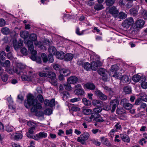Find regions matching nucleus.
Here are the masks:
<instances>
[{
  "mask_svg": "<svg viewBox=\"0 0 147 147\" xmlns=\"http://www.w3.org/2000/svg\"><path fill=\"white\" fill-rule=\"evenodd\" d=\"M28 105H32L31 111L34 112H36L38 109H40L42 108L41 103L38 102L37 99H34V96L30 93L28 94Z\"/></svg>",
  "mask_w": 147,
  "mask_h": 147,
  "instance_id": "f257e3e1",
  "label": "nucleus"
},
{
  "mask_svg": "<svg viewBox=\"0 0 147 147\" xmlns=\"http://www.w3.org/2000/svg\"><path fill=\"white\" fill-rule=\"evenodd\" d=\"M33 41L28 40V52L31 54L30 56V59L33 61H35L37 63H40L41 62L40 57H36V51L33 49Z\"/></svg>",
  "mask_w": 147,
  "mask_h": 147,
  "instance_id": "f03ea898",
  "label": "nucleus"
},
{
  "mask_svg": "<svg viewBox=\"0 0 147 147\" xmlns=\"http://www.w3.org/2000/svg\"><path fill=\"white\" fill-rule=\"evenodd\" d=\"M47 136V133L43 132H40L35 135H28V138H32L35 140H38L40 139H42L46 138Z\"/></svg>",
  "mask_w": 147,
  "mask_h": 147,
  "instance_id": "7ed1b4c3",
  "label": "nucleus"
},
{
  "mask_svg": "<svg viewBox=\"0 0 147 147\" xmlns=\"http://www.w3.org/2000/svg\"><path fill=\"white\" fill-rule=\"evenodd\" d=\"M134 23V21L132 18H129L125 20L122 23L123 27L126 28H129L130 26Z\"/></svg>",
  "mask_w": 147,
  "mask_h": 147,
  "instance_id": "20e7f679",
  "label": "nucleus"
},
{
  "mask_svg": "<svg viewBox=\"0 0 147 147\" xmlns=\"http://www.w3.org/2000/svg\"><path fill=\"white\" fill-rule=\"evenodd\" d=\"M26 68L25 66L21 63H18L17 64L16 67L14 69V72L18 74L23 72V70Z\"/></svg>",
  "mask_w": 147,
  "mask_h": 147,
  "instance_id": "39448f33",
  "label": "nucleus"
},
{
  "mask_svg": "<svg viewBox=\"0 0 147 147\" xmlns=\"http://www.w3.org/2000/svg\"><path fill=\"white\" fill-rule=\"evenodd\" d=\"M76 89L74 90L75 94L78 95H82L85 92L83 90L80 84H78L75 86Z\"/></svg>",
  "mask_w": 147,
  "mask_h": 147,
  "instance_id": "423d86ee",
  "label": "nucleus"
},
{
  "mask_svg": "<svg viewBox=\"0 0 147 147\" xmlns=\"http://www.w3.org/2000/svg\"><path fill=\"white\" fill-rule=\"evenodd\" d=\"M95 93L102 100H105L107 99V96L97 89L95 91Z\"/></svg>",
  "mask_w": 147,
  "mask_h": 147,
  "instance_id": "0eeeda50",
  "label": "nucleus"
},
{
  "mask_svg": "<svg viewBox=\"0 0 147 147\" xmlns=\"http://www.w3.org/2000/svg\"><path fill=\"white\" fill-rule=\"evenodd\" d=\"M121 102L123 104V108L127 110H130L133 107V105L129 103L127 100L123 99L121 100Z\"/></svg>",
  "mask_w": 147,
  "mask_h": 147,
  "instance_id": "6e6552de",
  "label": "nucleus"
},
{
  "mask_svg": "<svg viewBox=\"0 0 147 147\" xmlns=\"http://www.w3.org/2000/svg\"><path fill=\"white\" fill-rule=\"evenodd\" d=\"M13 42L14 48L16 50L21 48L23 44V41L20 40H19L18 42L17 40L16 39H14Z\"/></svg>",
  "mask_w": 147,
  "mask_h": 147,
  "instance_id": "1a4fd4ad",
  "label": "nucleus"
},
{
  "mask_svg": "<svg viewBox=\"0 0 147 147\" xmlns=\"http://www.w3.org/2000/svg\"><path fill=\"white\" fill-rule=\"evenodd\" d=\"M78 81V78L75 76H71L67 79V82L69 84H75Z\"/></svg>",
  "mask_w": 147,
  "mask_h": 147,
  "instance_id": "9d476101",
  "label": "nucleus"
},
{
  "mask_svg": "<svg viewBox=\"0 0 147 147\" xmlns=\"http://www.w3.org/2000/svg\"><path fill=\"white\" fill-rule=\"evenodd\" d=\"M28 125L30 127L28 129V131L29 133L31 134H28V135H33L34 131L35 130V124L34 123L28 121Z\"/></svg>",
  "mask_w": 147,
  "mask_h": 147,
  "instance_id": "9b49d317",
  "label": "nucleus"
},
{
  "mask_svg": "<svg viewBox=\"0 0 147 147\" xmlns=\"http://www.w3.org/2000/svg\"><path fill=\"white\" fill-rule=\"evenodd\" d=\"M90 114L91 116L87 119L89 122L96 120L100 116L99 114H97L94 112H92Z\"/></svg>",
  "mask_w": 147,
  "mask_h": 147,
  "instance_id": "f8f14e48",
  "label": "nucleus"
},
{
  "mask_svg": "<svg viewBox=\"0 0 147 147\" xmlns=\"http://www.w3.org/2000/svg\"><path fill=\"white\" fill-rule=\"evenodd\" d=\"M60 74L63 75L64 76H67L70 74L69 70L67 69H63L60 70L59 71Z\"/></svg>",
  "mask_w": 147,
  "mask_h": 147,
  "instance_id": "ddd939ff",
  "label": "nucleus"
},
{
  "mask_svg": "<svg viewBox=\"0 0 147 147\" xmlns=\"http://www.w3.org/2000/svg\"><path fill=\"white\" fill-rule=\"evenodd\" d=\"M120 137L124 142L128 143L130 141V139L128 136L125 134H120Z\"/></svg>",
  "mask_w": 147,
  "mask_h": 147,
  "instance_id": "4468645a",
  "label": "nucleus"
},
{
  "mask_svg": "<svg viewBox=\"0 0 147 147\" xmlns=\"http://www.w3.org/2000/svg\"><path fill=\"white\" fill-rule=\"evenodd\" d=\"M65 53L61 51H59L57 52L56 54V57L57 58L62 59L64 57Z\"/></svg>",
  "mask_w": 147,
  "mask_h": 147,
  "instance_id": "2eb2a0df",
  "label": "nucleus"
},
{
  "mask_svg": "<svg viewBox=\"0 0 147 147\" xmlns=\"http://www.w3.org/2000/svg\"><path fill=\"white\" fill-rule=\"evenodd\" d=\"M85 87L87 89L92 90L95 89L96 86L92 83H87L84 85Z\"/></svg>",
  "mask_w": 147,
  "mask_h": 147,
  "instance_id": "dca6fc26",
  "label": "nucleus"
},
{
  "mask_svg": "<svg viewBox=\"0 0 147 147\" xmlns=\"http://www.w3.org/2000/svg\"><path fill=\"white\" fill-rule=\"evenodd\" d=\"M119 69V68L117 65H114L111 67L110 71L109 72L110 75L113 74V73L117 72V71Z\"/></svg>",
  "mask_w": 147,
  "mask_h": 147,
  "instance_id": "f3484780",
  "label": "nucleus"
},
{
  "mask_svg": "<svg viewBox=\"0 0 147 147\" xmlns=\"http://www.w3.org/2000/svg\"><path fill=\"white\" fill-rule=\"evenodd\" d=\"M109 13L112 14H117L119 12L118 10L114 6L109 8Z\"/></svg>",
  "mask_w": 147,
  "mask_h": 147,
  "instance_id": "a211bd4d",
  "label": "nucleus"
},
{
  "mask_svg": "<svg viewBox=\"0 0 147 147\" xmlns=\"http://www.w3.org/2000/svg\"><path fill=\"white\" fill-rule=\"evenodd\" d=\"M102 87L104 88L105 92H108L111 95L113 94L114 92L112 88L106 86H102Z\"/></svg>",
  "mask_w": 147,
  "mask_h": 147,
  "instance_id": "6ab92c4d",
  "label": "nucleus"
},
{
  "mask_svg": "<svg viewBox=\"0 0 147 147\" xmlns=\"http://www.w3.org/2000/svg\"><path fill=\"white\" fill-rule=\"evenodd\" d=\"M92 112V110L89 109H82V112L84 115H90Z\"/></svg>",
  "mask_w": 147,
  "mask_h": 147,
  "instance_id": "aec40b11",
  "label": "nucleus"
},
{
  "mask_svg": "<svg viewBox=\"0 0 147 147\" xmlns=\"http://www.w3.org/2000/svg\"><path fill=\"white\" fill-rule=\"evenodd\" d=\"M145 23V22L144 20L140 19L136 21V24L137 27L141 28L143 27Z\"/></svg>",
  "mask_w": 147,
  "mask_h": 147,
  "instance_id": "412c9836",
  "label": "nucleus"
},
{
  "mask_svg": "<svg viewBox=\"0 0 147 147\" xmlns=\"http://www.w3.org/2000/svg\"><path fill=\"white\" fill-rule=\"evenodd\" d=\"M120 80L121 82L124 83H129L130 82V80L128 77L126 75H124L121 76Z\"/></svg>",
  "mask_w": 147,
  "mask_h": 147,
  "instance_id": "4be33fe9",
  "label": "nucleus"
},
{
  "mask_svg": "<svg viewBox=\"0 0 147 147\" xmlns=\"http://www.w3.org/2000/svg\"><path fill=\"white\" fill-rule=\"evenodd\" d=\"M92 104L94 106H100L102 105V102L100 100L94 99L92 101Z\"/></svg>",
  "mask_w": 147,
  "mask_h": 147,
  "instance_id": "5701e85b",
  "label": "nucleus"
},
{
  "mask_svg": "<svg viewBox=\"0 0 147 147\" xmlns=\"http://www.w3.org/2000/svg\"><path fill=\"white\" fill-rule=\"evenodd\" d=\"M102 142L104 144H105L107 146H110L111 144L108 139L105 138L104 137H102L100 138Z\"/></svg>",
  "mask_w": 147,
  "mask_h": 147,
  "instance_id": "b1692460",
  "label": "nucleus"
},
{
  "mask_svg": "<svg viewBox=\"0 0 147 147\" xmlns=\"http://www.w3.org/2000/svg\"><path fill=\"white\" fill-rule=\"evenodd\" d=\"M18 74L19 75H22L21 78L23 81H26L27 80L28 76H27V73L26 71H24Z\"/></svg>",
  "mask_w": 147,
  "mask_h": 147,
  "instance_id": "393cba45",
  "label": "nucleus"
},
{
  "mask_svg": "<svg viewBox=\"0 0 147 147\" xmlns=\"http://www.w3.org/2000/svg\"><path fill=\"white\" fill-rule=\"evenodd\" d=\"M47 76L52 80H54L56 78V75L54 72L50 71L48 74Z\"/></svg>",
  "mask_w": 147,
  "mask_h": 147,
  "instance_id": "a878e982",
  "label": "nucleus"
},
{
  "mask_svg": "<svg viewBox=\"0 0 147 147\" xmlns=\"http://www.w3.org/2000/svg\"><path fill=\"white\" fill-rule=\"evenodd\" d=\"M14 138L17 140L21 139L22 138V134L20 133H16L13 135Z\"/></svg>",
  "mask_w": 147,
  "mask_h": 147,
  "instance_id": "bb28decb",
  "label": "nucleus"
},
{
  "mask_svg": "<svg viewBox=\"0 0 147 147\" xmlns=\"http://www.w3.org/2000/svg\"><path fill=\"white\" fill-rule=\"evenodd\" d=\"M73 57V55L71 53H67L64 55L65 60L67 61H70L72 59Z\"/></svg>",
  "mask_w": 147,
  "mask_h": 147,
  "instance_id": "cd10ccee",
  "label": "nucleus"
},
{
  "mask_svg": "<svg viewBox=\"0 0 147 147\" xmlns=\"http://www.w3.org/2000/svg\"><path fill=\"white\" fill-rule=\"evenodd\" d=\"M98 65V62L95 61L92 62L91 64V69L93 70H96Z\"/></svg>",
  "mask_w": 147,
  "mask_h": 147,
  "instance_id": "c85d7f7f",
  "label": "nucleus"
},
{
  "mask_svg": "<svg viewBox=\"0 0 147 147\" xmlns=\"http://www.w3.org/2000/svg\"><path fill=\"white\" fill-rule=\"evenodd\" d=\"M86 141V140L82 134L79 137H78L77 139V141L83 144H85Z\"/></svg>",
  "mask_w": 147,
  "mask_h": 147,
  "instance_id": "c756f323",
  "label": "nucleus"
},
{
  "mask_svg": "<svg viewBox=\"0 0 147 147\" xmlns=\"http://www.w3.org/2000/svg\"><path fill=\"white\" fill-rule=\"evenodd\" d=\"M83 67L84 69L87 71L90 70L91 69V65L88 62L84 63Z\"/></svg>",
  "mask_w": 147,
  "mask_h": 147,
  "instance_id": "7c9ffc66",
  "label": "nucleus"
},
{
  "mask_svg": "<svg viewBox=\"0 0 147 147\" xmlns=\"http://www.w3.org/2000/svg\"><path fill=\"white\" fill-rule=\"evenodd\" d=\"M119 104V101L116 99L112 100L110 102V105H114L117 107Z\"/></svg>",
  "mask_w": 147,
  "mask_h": 147,
  "instance_id": "2f4dec72",
  "label": "nucleus"
},
{
  "mask_svg": "<svg viewBox=\"0 0 147 147\" xmlns=\"http://www.w3.org/2000/svg\"><path fill=\"white\" fill-rule=\"evenodd\" d=\"M115 2V1L114 0H106L105 1L106 5L109 7L113 5Z\"/></svg>",
  "mask_w": 147,
  "mask_h": 147,
  "instance_id": "473e14b6",
  "label": "nucleus"
},
{
  "mask_svg": "<svg viewBox=\"0 0 147 147\" xmlns=\"http://www.w3.org/2000/svg\"><path fill=\"white\" fill-rule=\"evenodd\" d=\"M124 92L126 94H129L131 92V90L130 87L129 86L125 87L123 88Z\"/></svg>",
  "mask_w": 147,
  "mask_h": 147,
  "instance_id": "72a5a7b5",
  "label": "nucleus"
},
{
  "mask_svg": "<svg viewBox=\"0 0 147 147\" xmlns=\"http://www.w3.org/2000/svg\"><path fill=\"white\" fill-rule=\"evenodd\" d=\"M104 7L103 5L101 4V3L98 4H96L94 6V9L97 11L99 10L103 9Z\"/></svg>",
  "mask_w": 147,
  "mask_h": 147,
  "instance_id": "f704fd0d",
  "label": "nucleus"
},
{
  "mask_svg": "<svg viewBox=\"0 0 147 147\" xmlns=\"http://www.w3.org/2000/svg\"><path fill=\"white\" fill-rule=\"evenodd\" d=\"M102 111V108L100 107H96L94 108L92 110V112H94L97 114L100 113Z\"/></svg>",
  "mask_w": 147,
  "mask_h": 147,
  "instance_id": "c9c22d12",
  "label": "nucleus"
},
{
  "mask_svg": "<svg viewBox=\"0 0 147 147\" xmlns=\"http://www.w3.org/2000/svg\"><path fill=\"white\" fill-rule=\"evenodd\" d=\"M141 76L138 75H134L132 78V80L135 82H138L140 79Z\"/></svg>",
  "mask_w": 147,
  "mask_h": 147,
  "instance_id": "e433bc0d",
  "label": "nucleus"
},
{
  "mask_svg": "<svg viewBox=\"0 0 147 147\" xmlns=\"http://www.w3.org/2000/svg\"><path fill=\"white\" fill-rule=\"evenodd\" d=\"M1 32L3 34L7 35L9 33V30L8 28L5 27L2 29Z\"/></svg>",
  "mask_w": 147,
  "mask_h": 147,
  "instance_id": "4c0bfd02",
  "label": "nucleus"
},
{
  "mask_svg": "<svg viewBox=\"0 0 147 147\" xmlns=\"http://www.w3.org/2000/svg\"><path fill=\"white\" fill-rule=\"evenodd\" d=\"M10 62L8 60L6 61L5 62H1V64L3 67H9L10 66Z\"/></svg>",
  "mask_w": 147,
  "mask_h": 147,
  "instance_id": "58836bf2",
  "label": "nucleus"
},
{
  "mask_svg": "<svg viewBox=\"0 0 147 147\" xmlns=\"http://www.w3.org/2000/svg\"><path fill=\"white\" fill-rule=\"evenodd\" d=\"M41 57L43 62L44 63H46L48 61V59L47 55L44 53L42 54Z\"/></svg>",
  "mask_w": 147,
  "mask_h": 147,
  "instance_id": "ea45409f",
  "label": "nucleus"
},
{
  "mask_svg": "<svg viewBox=\"0 0 147 147\" xmlns=\"http://www.w3.org/2000/svg\"><path fill=\"white\" fill-rule=\"evenodd\" d=\"M130 13L134 16H136L138 13L137 10L135 8H132L130 9Z\"/></svg>",
  "mask_w": 147,
  "mask_h": 147,
  "instance_id": "a19ab883",
  "label": "nucleus"
},
{
  "mask_svg": "<svg viewBox=\"0 0 147 147\" xmlns=\"http://www.w3.org/2000/svg\"><path fill=\"white\" fill-rule=\"evenodd\" d=\"M140 99L142 100L147 102V95L145 94H141L140 95Z\"/></svg>",
  "mask_w": 147,
  "mask_h": 147,
  "instance_id": "79ce46f5",
  "label": "nucleus"
},
{
  "mask_svg": "<svg viewBox=\"0 0 147 147\" xmlns=\"http://www.w3.org/2000/svg\"><path fill=\"white\" fill-rule=\"evenodd\" d=\"M62 94L63 95V98L64 100L68 98L70 96V94L67 92H63Z\"/></svg>",
  "mask_w": 147,
  "mask_h": 147,
  "instance_id": "37998d69",
  "label": "nucleus"
},
{
  "mask_svg": "<svg viewBox=\"0 0 147 147\" xmlns=\"http://www.w3.org/2000/svg\"><path fill=\"white\" fill-rule=\"evenodd\" d=\"M112 76L114 77L117 79H120L121 77V74L117 73V72L113 73V74L111 75Z\"/></svg>",
  "mask_w": 147,
  "mask_h": 147,
  "instance_id": "c03bdc74",
  "label": "nucleus"
},
{
  "mask_svg": "<svg viewBox=\"0 0 147 147\" xmlns=\"http://www.w3.org/2000/svg\"><path fill=\"white\" fill-rule=\"evenodd\" d=\"M121 125L119 122L117 123L115 126L114 129L116 130V131L119 130H120L121 128Z\"/></svg>",
  "mask_w": 147,
  "mask_h": 147,
  "instance_id": "a18cd8bd",
  "label": "nucleus"
},
{
  "mask_svg": "<svg viewBox=\"0 0 147 147\" xmlns=\"http://www.w3.org/2000/svg\"><path fill=\"white\" fill-rule=\"evenodd\" d=\"M50 53V54H54L56 51L55 48L53 46L49 47L48 49Z\"/></svg>",
  "mask_w": 147,
  "mask_h": 147,
  "instance_id": "49530a36",
  "label": "nucleus"
},
{
  "mask_svg": "<svg viewBox=\"0 0 147 147\" xmlns=\"http://www.w3.org/2000/svg\"><path fill=\"white\" fill-rule=\"evenodd\" d=\"M98 73L101 76H103L107 74V71L104 69L100 68L98 71Z\"/></svg>",
  "mask_w": 147,
  "mask_h": 147,
  "instance_id": "de8ad7c7",
  "label": "nucleus"
},
{
  "mask_svg": "<svg viewBox=\"0 0 147 147\" xmlns=\"http://www.w3.org/2000/svg\"><path fill=\"white\" fill-rule=\"evenodd\" d=\"M126 17V14L123 12H120L118 15L119 18L121 19L125 18Z\"/></svg>",
  "mask_w": 147,
  "mask_h": 147,
  "instance_id": "09e8293b",
  "label": "nucleus"
},
{
  "mask_svg": "<svg viewBox=\"0 0 147 147\" xmlns=\"http://www.w3.org/2000/svg\"><path fill=\"white\" fill-rule=\"evenodd\" d=\"M82 101L84 104L86 106H89L90 105V102L86 98H84L82 99Z\"/></svg>",
  "mask_w": 147,
  "mask_h": 147,
  "instance_id": "8fccbe9b",
  "label": "nucleus"
},
{
  "mask_svg": "<svg viewBox=\"0 0 147 147\" xmlns=\"http://www.w3.org/2000/svg\"><path fill=\"white\" fill-rule=\"evenodd\" d=\"M48 61L50 63H52L53 62L54 59L53 57L52 54H49L48 56Z\"/></svg>",
  "mask_w": 147,
  "mask_h": 147,
  "instance_id": "3c124183",
  "label": "nucleus"
},
{
  "mask_svg": "<svg viewBox=\"0 0 147 147\" xmlns=\"http://www.w3.org/2000/svg\"><path fill=\"white\" fill-rule=\"evenodd\" d=\"M6 56V53L5 51H2L0 52V58L1 59L3 60Z\"/></svg>",
  "mask_w": 147,
  "mask_h": 147,
  "instance_id": "603ef678",
  "label": "nucleus"
},
{
  "mask_svg": "<svg viewBox=\"0 0 147 147\" xmlns=\"http://www.w3.org/2000/svg\"><path fill=\"white\" fill-rule=\"evenodd\" d=\"M71 84L68 83L67 84L64 85V87L66 90H67L69 91L71 90Z\"/></svg>",
  "mask_w": 147,
  "mask_h": 147,
  "instance_id": "864d4df0",
  "label": "nucleus"
},
{
  "mask_svg": "<svg viewBox=\"0 0 147 147\" xmlns=\"http://www.w3.org/2000/svg\"><path fill=\"white\" fill-rule=\"evenodd\" d=\"M53 42L52 41L49 40V39L45 40L43 41L44 45H50L52 44Z\"/></svg>",
  "mask_w": 147,
  "mask_h": 147,
  "instance_id": "5fc2aeb1",
  "label": "nucleus"
},
{
  "mask_svg": "<svg viewBox=\"0 0 147 147\" xmlns=\"http://www.w3.org/2000/svg\"><path fill=\"white\" fill-rule=\"evenodd\" d=\"M38 75L41 77H47L48 74L46 72H39Z\"/></svg>",
  "mask_w": 147,
  "mask_h": 147,
  "instance_id": "6e6d98bb",
  "label": "nucleus"
},
{
  "mask_svg": "<svg viewBox=\"0 0 147 147\" xmlns=\"http://www.w3.org/2000/svg\"><path fill=\"white\" fill-rule=\"evenodd\" d=\"M24 100V97L22 96L21 94H19L17 96V101H19L20 103L22 102Z\"/></svg>",
  "mask_w": 147,
  "mask_h": 147,
  "instance_id": "4d7b16f0",
  "label": "nucleus"
},
{
  "mask_svg": "<svg viewBox=\"0 0 147 147\" xmlns=\"http://www.w3.org/2000/svg\"><path fill=\"white\" fill-rule=\"evenodd\" d=\"M44 113L46 115H49L52 113V110L50 109H47L45 110Z\"/></svg>",
  "mask_w": 147,
  "mask_h": 147,
  "instance_id": "13d9d810",
  "label": "nucleus"
},
{
  "mask_svg": "<svg viewBox=\"0 0 147 147\" xmlns=\"http://www.w3.org/2000/svg\"><path fill=\"white\" fill-rule=\"evenodd\" d=\"M21 37H28V32L27 31H24L20 33Z\"/></svg>",
  "mask_w": 147,
  "mask_h": 147,
  "instance_id": "bf43d9fd",
  "label": "nucleus"
},
{
  "mask_svg": "<svg viewBox=\"0 0 147 147\" xmlns=\"http://www.w3.org/2000/svg\"><path fill=\"white\" fill-rule=\"evenodd\" d=\"M142 102V100L141 99H140V98H139L136 100L135 104L136 105H141Z\"/></svg>",
  "mask_w": 147,
  "mask_h": 147,
  "instance_id": "052dcab7",
  "label": "nucleus"
},
{
  "mask_svg": "<svg viewBox=\"0 0 147 147\" xmlns=\"http://www.w3.org/2000/svg\"><path fill=\"white\" fill-rule=\"evenodd\" d=\"M141 86L143 89L147 88V82L145 81L143 82L141 84Z\"/></svg>",
  "mask_w": 147,
  "mask_h": 147,
  "instance_id": "680f3d73",
  "label": "nucleus"
},
{
  "mask_svg": "<svg viewBox=\"0 0 147 147\" xmlns=\"http://www.w3.org/2000/svg\"><path fill=\"white\" fill-rule=\"evenodd\" d=\"M116 131V130L114 129H112L109 134V136L111 137H113L115 132Z\"/></svg>",
  "mask_w": 147,
  "mask_h": 147,
  "instance_id": "e2e57ef3",
  "label": "nucleus"
},
{
  "mask_svg": "<svg viewBox=\"0 0 147 147\" xmlns=\"http://www.w3.org/2000/svg\"><path fill=\"white\" fill-rule=\"evenodd\" d=\"M80 98H75L70 99V102H76L80 100Z\"/></svg>",
  "mask_w": 147,
  "mask_h": 147,
  "instance_id": "0e129e2a",
  "label": "nucleus"
},
{
  "mask_svg": "<svg viewBox=\"0 0 147 147\" xmlns=\"http://www.w3.org/2000/svg\"><path fill=\"white\" fill-rule=\"evenodd\" d=\"M82 135L84 137L86 140L88 139L90 136L88 132L84 133Z\"/></svg>",
  "mask_w": 147,
  "mask_h": 147,
  "instance_id": "69168bd1",
  "label": "nucleus"
},
{
  "mask_svg": "<svg viewBox=\"0 0 147 147\" xmlns=\"http://www.w3.org/2000/svg\"><path fill=\"white\" fill-rule=\"evenodd\" d=\"M8 76L7 75H5L2 76L1 77L2 80L3 82H6L8 79Z\"/></svg>",
  "mask_w": 147,
  "mask_h": 147,
  "instance_id": "338daca9",
  "label": "nucleus"
},
{
  "mask_svg": "<svg viewBox=\"0 0 147 147\" xmlns=\"http://www.w3.org/2000/svg\"><path fill=\"white\" fill-rule=\"evenodd\" d=\"M55 105V100L53 99L50 101V107H52Z\"/></svg>",
  "mask_w": 147,
  "mask_h": 147,
  "instance_id": "774afa93",
  "label": "nucleus"
}]
</instances>
